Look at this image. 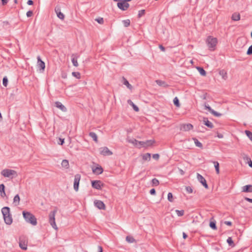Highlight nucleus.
Instances as JSON below:
<instances>
[{
	"instance_id": "nucleus-9",
	"label": "nucleus",
	"mask_w": 252,
	"mask_h": 252,
	"mask_svg": "<svg viewBox=\"0 0 252 252\" xmlns=\"http://www.w3.org/2000/svg\"><path fill=\"white\" fill-rule=\"evenodd\" d=\"M37 67L39 68L41 72H43L45 68V63L41 60V58L39 56H37Z\"/></svg>"
},
{
	"instance_id": "nucleus-30",
	"label": "nucleus",
	"mask_w": 252,
	"mask_h": 252,
	"mask_svg": "<svg viewBox=\"0 0 252 252\" xmlns=\"http://www.w3.org/2000/svg\"><path fill=\"white\" fill-rule=\"evenodd\" d=\"M142 159L144 160H150L151 159V154L146 153L142 155Z\"/></svg>"
},
{
	"instance_id": "nucleus-63",
	"label": "nucleus",
	"mask_w": 252,
	"mask_h": 252,
	"mask_svg": "<svg viewBox=\"0 0 252 252\" xmlns=\"http://www.w3.org/2000/svg\"><path fill=\"white\" fill-rule=\"evenodd\" d=\"M183 237L184 239H186L187 237H188V235L185 233V232H183Z\"/></svg>"
},
{
	"instance_id": "nucleus-6",
	"label": "nucleus",
	"mask_w": 252,
	"mask_h": 252,
	"mask_svg": "<svg viewBox=\"0 0 252 252\" xmlns=\"http://www.w3.org/2000/svg\"><path fill=\"white\" fill-rule=\"evenodd\" d=\"M117 6L123 11H125L129 7V4L124 0H118Z\"/></svg>"
},
{
	"instance_id": "nucleus-28",
	"label": "nucleus",
	"mask_w": 252,
	"mask_h": 252,
	"mask_svg": "<svg viewBox=\"0 0 252 252\" xmlns=\"http://www.w3.org/2000/svg\"><path fill=\"white\" fill-rule=\"evenodd\" d=\"M123 84L126 85L127 88H128L130 90H131L132 89V86L129 83L128 81L125 78L123 77Z\"/></svg>"
},
{
	"instance_id": "nucleus-20",
	"label": "nucleus",
	"mask_w": 252,
	"mask_h": 252,
	"mask_svg": "<svg viewBox=\"0 0 252 252\" xmlns=\"http://www.w3.org/2000/svg\"><path fill=\"white\" fill-rule=\"evenodd\" d=\"M127 141L128 143L133 144L137 148H139L138 143H139V141H138L135 139L132 138L130 139H127Z\"/></svg>"
},
{
	"instance_id": "nucleus-3",
	"label": "nucleus",
	"mask_w": 252,
	"mask_h": 252,
	"mask_svg": "<svg viewBox=\"0 0 252 252\" xmlns=\"http://www.w3.org/2000/svg\"><path fill=\"white\" fill-rule=\"evenodd\" d=\"M217 42V38L211 36H208L206 40V44L211 51H214L215 49Z\"/></svg>"
},
{
	"instance_id": "nucleus-21",
	"label": "nucleus",
	"mask_w": 252,
	"mask_h": 252,
	"mask_svg": "<svg viewBox=\"0 0 252 252\" xmlns=\"http://www.w3.org/2000/svg\"><path fill=\"white\" fill-rule=\"evenodd\" d=\"M0 193L2 197H4L6 196L5 192V186L3 184L0 185Z\"/></svg>"
},
{
	"instance_id": "nucleus-58",
	"label": "nucleus",
	"mask_w": 252,
	"mask_h": 252,
	"mask_svg": "<svg viewBox=\"0 0 252 252\" xmlns=\"http://www.w3.org/2000/svg\"><path fill=\"white\" fill-rule=\"evenodd\" d=\"M152 182L153 185L156 186V184H158V179L156 178H154L152 180Z\"/></svg>"
},
{
	"instance_id": "nucleus-53",
	"label": "nucleus",
	"mask_w": 252,
	"mask_h": 252,
	"mask_svg": "<svg viewBox=\"0 0 252 252\" xmlns=\"http://www.w3.org/2000/svg\"><path fill=\"white\" fill-rule=\"evenodd\" d=\"M33 14V12L32 11V10H29L28 11L27 13H26V15L28 17H31Z\"/></svg>"
},
{
	"instance_id": "nucleus-23",
	"label": "nucleus",
	"mask_w": 252,
	"mask_h": 252,
	"mask_svg": "<svg viewBox=\"0 0 252 252\" xmlns=\"http://www.w3.org/2000/svg\"><path fill=\"white\" fill-rule=\"evenodd\" d=\"M231 19L232 20L235 21H239L240 19V14L237 12L234 13L232 15Z\"/></svg>"
},
{
	"instance_id": "nucleus-10",
	"label": "nucleus",
	"mask_w": 252,
	"mask_h": 252,
	"mask_svg": "<svg viewBox=\"0 0 252 252\" xmlns=\"http://www.w3.org/2000/svg\"><path fill=\"white\" fill-rule=\"evenodd\" d=\"M100 154L103 156H111L112 152L107 147H104L99 149Z\"/></svg>"
},
{
	"instance_id": "nucleus-8",
	"label": "nucleus",
	"mask_w": 252,
	"mask_h": 252,
	"mask_svg": "<svg viewBox=\"0 0 252 252\" xmlns=\"http://www.w3.org/2000/svg\"><path fill=\"white\" fill-rule=\"evenodd\" d=\"M154 141L152 140H148L145 141H139L138 143L139 148L142 147L147 148L150 146H152L154 143Z\"/></svg>"
},
{
	"instance_id": "nucleus-55",
	"label": "nucleus",
	"mask_w": 252,
	"mask_h": 252,
	"mask_svg": "<svg viewBox=\"0 0 252 252\" xmlns=\"http://www.w3.org/2000/svg\"><path fill=\"white\" fill-rule=\"evenodd\" d=\"M150 193L152 195H155L156 191L155 189H152L150 190Z\"/></svg>"
},
{
	"instance_id": "nucleus-43",
	"label": "nucleus",
	"mask_w": 252,
	"mask_h": 252,
	"mask_svg": "<svg viewBox=\"0 0 252 252\" xmlns=\"http://www.w3.org/2000/svg\"><path fill=\"white\" fill-rule=\"evenodd\" d=\"M72 75L77 79H80L81 78V74L79 72H72Z\"/></svg>"
},
{
	"instance_id": "nucleus-2",
	"label": "nucleus",
	"mask_w": 252,
	"mask_h": 252,
	"mask_svg": "<svg viewBox=\"0 0 252 252\" xmlns=\"http://www.w3.org/2000/svg\"><path fill=\"white\" fill-rule=\"evenodd\" d=\"M23 215L25 220L32 225H36L37 224V220L35 216L29 212L24 211L23 212Z\"/></svg>"
},
{
	"instance_id": "nucleus-27",
	"label": "nucleus",
	"mask_w": 252,
	"mask_h": 252,
	"mask_svg": "<svg viewBox=\"0 0 252 252\" xmlns=\"http://www.w3.org/2000/svg\"><path fill=\"white\" fill-rule=\"evenodd\" d=\"M61 164L63 167H64L66 169L69 168V162L66 159L63 160Z\"/></svg>"
},
{
	"instance_id": "nucleus-5",
	"label": "nucleus",
	"mask_w": 252,
	"mask_h": 252,
	"mask_svg": "<svg viewBox=\"0 0 252 252\" xmlns=\"http://www.w3.org/2000/svg\"><path fill=\"white\" fill-rule=\"evenodd\" d=\"M57 212V209L51 211L49 215V221L51 225L55 229H57L58 227L55 222V215Z\"/></svg>"
},
{
	"instance_id": "nucleus-4",
	"label": "nucleus",
	"mask_w": 252,
	"mask_h": 252,
	"mask_svg": "<svg viewBox=\"0 0 252 252\" xmlns=\"http://www.w3.org/2000/svg\"><path fill=\"white\" fill-rule=\"evenodd\" d=\"M1 174L4 177H8L12 179L14 177L17 176L16 171L12 169H4L1 171Z\"/></svg>"
},
{
	"instance_id": "nucleus-41",
	"label": "nucleus",
	"mask_w": 252,
	"mask_h": 252,
	"mask_svg": "<svg viewBox=\"0 0 252 252\" xmlns=\"http://www.w3.org/2000/svg\"><path fill=\"white\" fill-rule=\"evenodd\" d=\"M71 61H72L73 65L74 66L77 67L78 66L77 58H75V57L72 58L71 59Z\"/></svg>"
},
{
	"instance_id": "nucleus-49",
	"label": "nucleus",
	"mask_w": 252,
	"mask_h": 252,
	"mask_svg": "<svg viewBox=\"0 0 252 252\" xmlns=\"http://www.w3.org/2000/svg\"><path fill=\"white\" fill-rule=\"evenodd\" d=\"M186 190L189 193H191L193 191L192 188L190 186L186 187Z\"/></svg>"
},
{
	"instance_id": "nucleus-40",
	"label": "nucleus",
	"mask_w": 252,
	"mask_h": 252,
	"mask_svg": "<svg viewBox=\"0 0 252 252\" xmlns=\"http://www.w3.org/2000/svg\"><path fill=\"white\" fill-rule=\"evenodd\" d=\"M245 132L246 135L252 141V132L248 130H245Z\"/></svg>"
},
{
	"instance_id": "nucleus-29",
	"label": "nucleus",
	"mask_w": 252,
	"mask_h": 252,
	"mask_svg": "<svg viewBox=\"0 0 252 252\" xmlns=\"http://www.w3.org/2000/svg\"><path fill=\"white\" fill-rule=\"evenodd\" d=\"M244 159L245 161H247L249 166L251 167V168H252V161L251 158H249L248 156H245L244 157Z\"/></svg>"
},
{
	"instance_id": "nucleus-17",
	"label": "nucleus",
	"mask_w": 252,
	"mask_h": 252,
	"mask_svg": "<svg viewBox=\"0 0 252 252\" xmlns=\"http://www.w3.org/2000/svg\"><path fill=\"white\" fill-rule=\"evenodd\" d=\"M202 122L204 125L207 127L212 128L214 127V125L210 121H209L207 118L203 117Z\"/></svg>"
},
{
	"instance_id": "nucleus-15",
	"label": "nucleus",
	"mask_w": 252,
	"mask_h": 252,
	"mask_svg": "<svg viewBox=\"0 0 252 252\" xmlns=\"http://www.w3.org/2000/svg\"><path fill=\"white\" fill-rule=\"evenodd\" d=\"M55 11L59 19L62 20L64 19V15L61 11V9L59 6H56L55 8Z\"/></svg>"
},
{
	"instance_id": "nucleus-34",
	"label": "nucleus",
	"mask_w": 252,
	"mask_h": 252,
	"mask_svg": "<svg viewBox=\"0 0 252 252\" xmlns=\"http://www.w3.org/2000/svg\"><path fill=\"white\" fill-rule=\"evenodd\" d=\"M19 247L23 250H26L27 249V245L25 243H23L21 241L19 242Z\"/></svg>"
},
{
	"instance_id": "nucleus-57",
	"label": "nucleus",
	"mask_w": 252,
	"mask_h": 252,
	"mask_svg": "<svg viewBox=\"0 0 252 252\" xmlns=\"http://www.w3.org/2000/svg\"><path fill=\"white\" fill-rule=\"evenodd\" d=\"M245 200H246L247 201L249 202H250V203H252V198H250L249 197H245L244 198Z\"/></svg>"
},
{
	"instance_id": "nucleus-25",
	"label": "nucleus",
	"mask_w": 252,
	"mask_h": 252,
	"mask_svg": "<svg viewBox=\"0 0 252 252\" xmlns=\"http://www.w3.org/2000/svg\"><path fill=\"white\" fill-rule=\"evenodd\" d=\"M197 70L202 76H205L206 75V72L202 67L198 66L196 67Z\"/></svg>"
},
{
	"instance_id": "nucleus-22",
	"label": "nucleus",
	"mask_w": 252,
	"mask_h": 252,
	"mask_svg": "<svg viewBox=\"0 0 252 252\" xmlns=\"http://www.w3.org/2000/svg\"><path fill=\"white\" fill-rule=\"evenodd\" d=\"M127 103L132 107L133 109H134V110L135 111H136V112L139 111V109L137 105H136L131 100H130V99L128 100Z\"/></svg>"
},
{
	"instance_id": "nucleus-1",
	"label": "nucleus",
	"mask_w": 252,
	"mask_h": 252,
	"mask_svg": "<svg viewBox=\"0 0 252 252\" xmlns=\"http://www.w3.org/2000/svg\"><path fill=\"white\" fill-rule=\"evenodd\" d=\"M1 213L3 215L5 223L7 225H10L12 223V218L10 214V208L8 207H4L1 209Z\"/></svg>"
},
{
	"instance_id": "nucleus-16",
	"label": "nucleus",
	"mask_w": 252,
	"mask_h": 252,
	"mask_svg": "<svg viewBox=\"0 0 252 252\" xmlns=\"http://www.w3.org/2000/svg\"><path fill=\"white\" fill-rule=\"evenodd\" d=\"M95 206L100 210H104L105 206L104 203L100 200H95L94 201Z\"/></svg>"
},
{
	"instance_id": "nucleus-36",
	"label": "nucleus",
	"mask_w": 252,
	"mask_h": 252,
	"mask_svg": "<svg viewBox=\"0 0 252 252\" xmlns=\"http://www.w3.org/2000/svg\"><path fill=\"white\" fill-rule=\"evenodd\" d=\"M126 241L129 243H132L135 242V239L132 236H127L126 237Z\"/></svg>"
},
{
	"instance_id": "nucleus-37",
	"label": "nucleus",
	"mask_w": 252,
	"mask_h": 252,
	"mask_svg": "<svg viewBox=\"0 0 252 252\" xmlns=\"http://www.w3.org/2000/svg\"><path fill=\"white\" fill-rule=\"evenodd\" d=\"M226 242L228 243V244L229 245V246H230L231 247H234L235 245L234 242H233V240L232 239L231 237H228L226 240Z\"/></svg>"
},
{
	"instance_id": "nucleus-56",
	"label": "nucleus",
	"mask_w": 252,
	"mask_h": 252,
	"mask_svg": "<svg viewBox=\"0 0 252 252\" xmlns=\"http://www.w3.org/2000/svg\"><path fill=\"white\" fill-rule=\"evenodd\" d=\"M224 223L225 224L228 226H231L232 224V222L230 221H225Z\"/></svg>"
},
{
	"instance_id": "nucleus-42",
	"label": "nucleus",
	"mask_w": 252,
	"mask_h": 252,
	"mask_svg": "<svg viewBox=\"0 0 252 252\" xmlns=\"http://www.w3.org/2000/svg\"><path fill=\"white\" fill-rule=\"evenodd\" d=\"M173 103H174V104L177 106V107H179L180 106V102H179V99L177 98V97H175L174 99H173Z\"/></svg>"
},
{
	"instance_id": "nucleus-38",
	"label": "nucleus",
	"mask_w": 252,
	"mask_h": 252,
	"mask_svg": "<svg viewBox=\"0 0 252 252\" xmlns=\"http://www.w3.org/2000/svg\"><path fill=\"white\" fill-rule=\"evenodd\" d=\"M20 200L19 195L18 194H16L14 197L13 201L14 203H17L16 205H19Z\"/></svg>"
},
{
	"instance_id": "nucleus-44",
	"label": "nucleus",
	"mask_w": 252,
	"mask_h": 252,
	"mask_svg": "<svg viewBox=\"0 0 252 252\" xmlns=\"http://www.w3.org/2000/svg\"><path fill=\"white\" fill-rule=\"evenodd\" d=\"M167 199L169 202H173V196L171 192H169L167 195Z\"/></svg>"
},
{
	"instance_id": "nucleus-46",
	"label": "nucleus",
	"mask_w": 252,
	"mask_h": 252,
	"mask_svg": "<svg viewBox=\"0 0 252 252\" xmlns=\"http://www.w3.org/2000/svg\"><path fill=\"white\" fill-rule=\"evenodd\" d=\"M8 82V81L7 77H4L2 79V84L4 87H6L7 86Z\"/></svg>"
},
{
	"instance_id": "nucleus-18",
	"label": "nucleus",
	"mask_w": 252,
	"mask_h": 252,
	"mask_svg": "<svg viewBox=\"0 0 252 252\" xmlns=\"http://www.w3.org/2000/svg\"><path fill=\"white\" fill-rule=\"evenodd\" d=\"M55 106L60 110H61L63 112H66L67 111V109L66 107L60 101H56L55 103Z\"/></svg>"
},
{
	"instance_id": "nucleus-47",
	"label": "nucleus",
	"mask_w": 252,
	"mask_h": 252,
	"mask_svg": "<svg viewBox=\"0 0 252 252\" xmlns=\"http://www.w3.org/2000/svg\"><path fill=\"white\" fill-rule=\"evenodd\" d=\"M145 14V10L144 9H142L141 10H139L138 14V17L140 18L143 15H144Z\"/></svg>"
},
{
	"instance_id": "nucleus-64",
	"label": "nucleus",
	"mask_w": 252,
	"mask_h": 252,
	"mask_svg": "<svg viewBox=\"0 0 252 252\" xmlns=\"http://www.w3.org/2000/svg\"><path fill=\"white\" fill-rule=\"evenodd\" d=\"M98 252H102V248L101 246H98Z\"/></svg>"
},
{
	"instance_id": "nucleus-33",
	"label": "nucleus",
	"mask_w": 252,
	"mask_h": 252,
	"mask_svg": "<svg viewBox=\"0 0 252 252\" xmlns=\"http://www.w3.org/2000/svg\"><path fill=\"white\" fill-rule=\"evenodd\" d=\"M213 163L214 164V166L216 169V171L217 174H219L220 173V169H219V163L218 161H213Z\"/></svg>"
},
{
	"instance_id": "nucleus-50",
	"label": "nucleus",
	"mask_w": 252,
	"mask_h": 252,
	"mask_svg": "<svg viewBox=\"0 0 252 252\" xmlns=\"http://www.w3.org/2000/svg\"><path fill=\"white\" fill-rule=\"evenodd\" d=\"M212 114L214 115V116H216V117H220L222 115L221 114L213 110V111H212V112L211 113Z\"/></svg>"
},
{
	"instance_id": "nucleus-39",
	"label": "nucleus",
	"mask_w": 252,
	"mask_h": 252,
	"mask_svg": "<svg viewBox=\"0 0 252 252\" xmlns=\"http://www.w3.org/2000/svg\"><path fill=\"white\" fill-rule=\"evenodd\" d=\"M124 26L125 27H127L130 25V21L129 19L124 20L122 21Z\"/></svg>"
},
{
	"instance_id": "nucleus-32",
	"label": "nucleus",
	"mask_w": 252,
	"mask_h": 252,
	"mask_svg": "<svg viewBox=\"0 0 252 252\" xmlns=\"http://www.w3.org/2000/svg\"><path fill=\"white\" fill-rule=\"evenodd\" d=\"M209 226L212 229H213L214 230H216L217 228V225H216V222L215 220L211 221L210 222Z\"/></svg>"
},
{
	"instance_id": "nucleus-59",
	"label": "nucleus",
	"mask_w": 252,
	"mask_h": 252,
	"mask_svg": "<svg viewBox=\"0 0 252 252\" xmlns=\"http://www.w3.org/2000/svg\"><path fill=\"white\" fill-rule=\"evenodd\" d=\"M158 47L159 49L163 52H164L165 50V48L162 45H159Z\"/></svg>"
},
{
	"instance_id": "nucleus-51",
	"label": "nucleus",
	"mask_w": 252,
	"mask_h": 252,
	"mask_svg": "<svg viewBox=\"0 0 252 252\" xmlns=\"http://www.w3.org/2000/svg\"><path fill=\"white\" fill-rule=\"evenodd\" d=\"M205 109L208 110L211 113L212 112V111H213V109H212V108L208 104H205Z\"/></svg>"
},
{
	"instance_id": "nucleus-24",
	"label": "nucleus",
	"mask_w": 252,
	"mask_h": 252,
	"mask_svg": "<svg viewBox=\"0 0 252 252\" xmlns=\"http://www.w3.org/2000/svg\"><path fill=\"white\" fill-rule=\"evenodd\" d=\"M219 74L222 77V78L224 79V80H226V79L227 78V72L226 71L224 70V69H222V70H220V71H219Z\"/></svg>"
},
{
	"instance_id": "nucleus-35",
	"label": "nucleus",
	"mask_w": 252,
	"mask_h": 252,
	"mask_svg": "<svg viewBox=\"0 0 252 252\" xmlns=\"http://www.w3.org/2000/svg\"><path fill=\"white\" fill-rule=\"evenodd\" d=\"M158 86L162 87L163 88H167L169 85L164 81H162L158 80Z\"/></svg>"
},
{
	"instance_id": "nucleus-60",
	"label": "nucleus",
	"mask_w": 252,
	"mask_h": 252,
	"mask_svg": "<svg viewBox=\"0 0 252 252\" xmlns=\"http://www.w3.org/2000/svg\"><path fill=\"white\" fill-rule=\"evenodd\" d=\"M217 136L219 138H222L223 137V134L219 132H217Z\"/></svg>"
},
{
	"instance_id": "nucleus-54",
	"label": "nucleus",
	"mask_w": 252,
	"mask_h": 252,
	"mask_svg": "<svg viewBox=\"0 0 252 252\" xmlns=\"http://www.w3.org/2000/svg\"><path fill=\"white\" fill-rule=\"evenodd\" d=\"M64 143V139L63 138H59V142H58V144L59 145H62Z\"/></svg>"
},
{
	"instance_id": "nucleus-7",
	"label": "nucleus",
	"mask_w": 252,
	"mask_h": 252,
	"mask_svg": "<svg viewBox=\"0 0 252 252\" xmlns=\"http://www.w3.org/2000/svg\"><path fill=\"white\" fill-rule=\"evenodd\" d=\"M81 179V175L79 174H77L74 176L73 188L74 189L77 191L79 189V183Z\"/></svg>"
},
{
	"instance_id": "nucleus-52",
	"label": "nucleus",
	"mask_w": 252,
	"mask_h": 252,
	"mask_svg": "<svg viewBox=\"0 0 252 252\" xmlns=\"http://www.w3.org/2000/svg\"><path fill=\"white\" fill-rule=\"evenodd\" d=\"M247 54L248 55H250L252 54V45H251L249 47V48H248V50L247 51Z\"/></svg>"
},
{
	"instance_id": "nucleus-45",
	"label": "nucleus",
	"mask_w": 252,
	"mask_h": 252,
	"mask_svg": "<svg viewBox=\"0 0 252 252\" xmlns=\"http://www.w3.org/2000/svg\"><path fill=\"white\" fill-rule=\"evenodd\" d=\"M175 212L177 213V215H178V216H179V217L183 216L184 214V211L183 210H176Z\"/></svg>"
},
{
	"instance_id": "nucleus-62",
	"label": "nucleus",
	"mask_w": 252,
	"mask_h": 252,
	"mask_svg": "<svg viewBox=\"0 0 252 252\" xmlns=\"http://www.w3.org/2000/svg\"><path fill=\"white\" fill-rule=\"evenodd\" d=\"M1 3L3 5H5L8 2V0H1Z\"/></svg>"
},
{
	"instance_id": "nucleus-14",
	"label": "nucleus",
	"mask_w": 252,
	"mask_h": 252,
	"mask_svg": "<svg viewBox=\"0 0 252 252\" xmlns=\"http://www.w3.org/2000/svg\"><path fill=\"white\" fill-rule=\"evenodd\" d=\"M97 165L96 167H92L93 172L96 175L101 174L102 173L103 169L101 166L98 164Z\"/></svg>"
},
{
	"instance_id": "nucleus-31",
	"label": "nucleus",
	"mask_w": 252,
	"mask_h": 252,
	"mask_svg": "<svg viewBox=\"0 0 252 252\" xmlns=\"http://www.w3.org/2000/svg\"><path fill=\"white\" fill-rule=\"evenodd\" d=\"M193 140L196 147H198L200 148H203V145L202 143L200 142H199L196 138H193Z\"/></svg>"
},
{
	"instance_id": "nucleus-61",
	"label": "nucleus",
	"mask_w": 252,
	"mask_h": 252,
	"mask_svg": "<svg viewBox=\"0 0 252 252\" xmlns=\"http://www.w3.org/2000/svg\"><path fill=\"white\" fill-rule=\"evenodd\" d=\"M27 4L29 5H32L33 4V1L32 0H28Z\"/></svg>"
},
{
	"instance_id": "nucleus-19",
	"label": "nucleus",
	"mask_w": 252,
	"mask_h": 252,
	"mask_svg": "<svg viewBox=\"0 0 252 252\" xmlns=\"http://www.w3.org/2000/svg\"><path fill=\"white\" fill-rule=\"evenodd\" d=\"M242 192H252V185H247L242 188Z\"/></svg>"
},
{
	"instance_id": "nucleus-11",
	"label": "nucleus",
	"mask_w": 252,
	"mask_h": 252,
	"mask_svg": "<svg viewBox=\"0 0 252 252\" xmlns=\"http://www.w3.org/2000/svg\"><path fill=\"white\" fill-rule=\"evenodd\" d=\"M197 178L198 181L203 186L205 189H208V186L207 184L205 179L200 174L197 173Z\"/></svg>"
},
{
	"instance_id": "nucleus-13",
	"label": "nucleus",
	"mask_w": 252,
	"mask_h": 252,
	"mask_svg": "<svg viewBox=\"0 0 252 252\" xmlns=\"http://www.w3.org/2000/svg\"><path fill=\"white\" fill-rule=\"evenodd\" d=\"M193 128V126L190 124H182L180 126V130L184 131H188Z\"/></svg>"
},
{
	"instance_id": "nucleus-48",
	"label": "nucleus",
	"mask_w": 252,
	"mask_h": 252,
	"mask_svg": "<svg viewBox=\"0 0 252 252\" xmlns=\"http://www.w3.org/2000/svg\"><path fill=\"white\" fill-rule=\"evenodd\" d=\"M95 21H97L100 24H103L104 23V20L103 18L98 17L95 19Z\"/></svg>"
},
{
	"instance_id": "nucleus-26",
	"label": "nucleus",
	"mask_w": 252,
	"mask_h": 252,
	"mask_svg": "<svg viewBox=\"0 0 252 252\" xmlns=\"http://www.w3.org/2000/svg\"><path fill=\"white\" fill-rule=\"evenodd\" d=\"M89 135L95 142H97V136L95 132H90Z\"/></svg>"
},
{
	"instance_id": "nucleus-12",
	"label": "nucleus",
	"mask_w": 252,
	"mask_h": 252,
	"mask_svg": "<svg viewBox=\"0 0 252 252\" xmlns=\"http://www.w3.org/2000/svg\"><path fill=\"white\" fill-rule=\"evenodd\" d=\"M91 184L92 187L95 189H101V182L99 180L92 181Z\"/></svg>"
}]
</instances>
